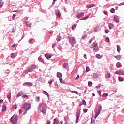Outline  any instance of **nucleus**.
<instances>
[{"mask_svg":"<svg viewBox=\"0 0 124 124\" xmlns=\"http://www.w3.org/2000/svg\"><path fill=\"white\" fill-rule=\"evenodd\" d=\"M46 106L45 104H41L39 106L38 109L39 113H43L45 114L46 112Z\"/></svg>","mask_w":124,"mask_h":124,"instance_id":"nucleus-1","label":"nucleus"},{"mask_svg":"<svg viewBox=\"0 0 124 124\" xmlns=\"http://www.w3.org/2000/svg\"><path fill=\"white\" fill-rule=\"evenodd\" d=\"M18 121V115L14 114L11 118V122L13 124H17Z\"/></svg>","mask_w":124,"mask_h":124,"instance_id":"nucleus-2","label":"nucleus"},{"mask_svg":"<svg viewBox=\"0 0 124 124\" xmlns=\"http://www.w3.org/2000/svg\"><path fill=\"white\" fill-rule=\"evenodd\" d=\"M31 104L30 103H25L23 105V107H21V108H23V109H25V110H26V111L29 110V109H31Z\"/></svg>","mask_w":124,"mask_h":124,"instance_id":"nucleus-3","label":"nucleus"},{"mask_svg":"<svg viewBox=\"0 0 124 124\" xmlns=\"http://www.w3.org/2000/svg\"><path fill=\"white\" fill-rule=\"evenodd\" d=\"M84 13H79L77 14L76 16L78 19H80V18H82L83 16H84Z\"/></svg>","mask_w":124,"mask_h":124,"instance_id":"nucleus-4","label":"nucleus"},{"mask_svg":"<svg viewBox=\"0 0 124 124\" xmlns=\"http://www.w3.org/2000/svg\"><path fill=\"white\" fill-rule=\"evenodd\" d=\"M55 14L57 15V18H60L61 17V13H60L59 9L55 10Z\"/></svg>","mask_w":124,"mask_h":124,"instance_id":"nucleus-5","label":"nucleus"},{"mask_svg":"<svg viewBox=\"0 0 124 124\" xmlns=\"http://www.w3.org/2000/svg\"><path fill=\"white\" fill-rule=\"evenodd\" d=\"M115 73V74H118V75H124V72L121 71V70H117Z\"/></svg>","mask_w":124,"mask_h":124,"instance_id":"nucleus-6","label":"nucleus"},{"mask_svg":"<svg viewBox=\"0 0 124 124\" xmlns=\"http://www.w3.org/2000/svg\"><path fill=\"white\" fill-rule=\"evenodd\" d=\"M101 109H102L101 106H100V109L98 110V112H96L95 113V116H94L95 119H96V118H97V117L98 116V115L100 114V111L101 110Z\"/></svg>","mask_w":124,"mask_h":124,"instance_id":"nucleus-7","label":"nucleus"},{"mask_svg":"<svg viewBox=\"0 0 124 124\" xmlns=\"http://www.w3.org/2000/svg\"><path fill=\"white\" fill-rule=\"evenodd\" d=\"M69 42H70V43H72V44H75V43L76 42L74 37L70 38Z\"/></svg>","mask_w":124,"mask_h":124,"instance_id":"nucleus-8","label":"nucleus"},{"mask_svg":"<svg viewBox=\"0 0 124 124\" xmlns=\"http://www.w3.org/2000/svg\"><path fill=\"white\" fill-rule=\"evenodd\" d=\"M25 24L27 26H28V27H31V20L28 21V19L25 21Z\"/></svg>","mask_w":124,"mask_h":124,"instance_id":"nucleus-9","label":"nucleus"},{"mask_svg":"<svg viewBox=\"0 0 124 124\" xmlns=\"http://www.w3.org/2000/svg\"><path fill=\"white\" fill-rule=\"evenodd\" d=\"M2 112L6 111V103H4L3 104V108L2 109Z\"/></svg>","mask_w":124,"mask_h":124,"instance_id":"nucleus-10","label":"nucleus"},{"mask_svg":"<svg viewBox=\"0 0 124 124\" xmlns=\"http://www.w3.org/2000/svg\"><path fill=\"white\" fill-rule=\"evenodd\" d=\"M24 94V92H19L16 95V97L18 98V97L20 96H22Z\"/></svg>","mask_w":124,"mask_h":124,"instance_id":"nucleus-11","label":"nucleus"},{"mask_svg":"<svg viewBox=\"0 0 124 124\" xmlns=\"http://www.w3.org/2000/svg\"><path fill=\"white\" fill-rule=\"evenodd\" d=\"M96 46H97V43L95 42L93 43L92 45L90 46V48L92 49V48H93V47H96Z\"/></svg>","mask_w":124,"mask_h":124,"instance_id":"nucleus-12","label":"nucleus"},{"mask_svg":"<svg viewBox=\"0 0 124 124\" xmlns=\"http://www.w3.org/2000/svg\"><path fill=\"white\" fill-rule=\"evenodd\" d=\"M23 86H32V83L31 82H26L23 84Z\"/></svg>","mask_w":124,"mask_h":124,"instance_id":"nucleus-13","label":"nucleus"},{"mask_svg":"<svg viewBox=\"0 0 124 124\" xmlns=\"http://www.w3.org/2000/svg\"><path fill=\"white\" fill-rule=\"evenodd\" d=\"M98 74L96 73H94L93 74V78L94 79H97V78H98Z\"/></svg>","mask_w":124,"mask_h":124,"instance_id":"nucleus-14","label":"nucleus"},{"mask_svg":"<svg viewBox=\"0 0 124 124\" xmlns=\"http://www.w3.org/2000/svg\"><path fill=\"white\" fill-rule=\"evenodd\" d=\"M105 77H106L108 79H109L111 77V74L109 73H108L105 74Z\"/></svg>","mask_w":124,"mask_h":124,"instance_id":"nucleus-15","label":"nucleus"},{"mask_svg":"<svg viewBox=\"0 0 124 124\" xmlns=\"http://www.w3.org/2000/svg\"><path fill=\"white\" fill-rule=\"evenodd\" d=\"M60 82L61 83V84H64L65 85H68V84L65 83V81L62 79V78L60 79Z\"/></svg>","mask_w":124,"mask_h":124,"instance_id":"nucleus-16","label":"nucleus"},{"mask_svg":"<svg viewBox=\"0 0 124 124\" xmlns=\"http://www.w3.org/2000/svg\"><path fill=\"white\" fill-rule=\"evenodd\" d=\"M45 56L46 58V59H50L51 58V57H52L51 56V55H50V54H49V53L46 54L45 55Z\"/></svg>","mask_w":124,"mask_h":124,"instance_id":"nucleus-17","label":"nucleus"},{"mask_svg":"<svg viewBox=\"0 0 124 124\" xmlns=\"http://www.w3.org/2000/svg\"><path fill=\"white\" fill-rule=\"evenodd\" d=\"M108 27L110 29V30L113 29V28H114V24L112 23H109L108 25Z\"/></svg>","mask_w":124,"mask_h":124,"instance_id":"nucleus-18","label":"nucleus"},{"mask_svg":"<svg viewBox=\"0 0 124 124\" xmlns=\"http://www.w3.org/2000/svg\"><path fill=\"white\" fill-rule=\"evenodd\" d=\"M67 66H68V63H64L63 64V68H67Z\"/></svg>","mask_w":124,"mask_h":124,"instance_id":"nucleus-19","label":"nucleus"},{"mask_svg":"<svg viewBox=\"0 0 124 124\" xmlns=\"http://www.w3.org/2000/svg\"><path fill=\"white\" fill-rule=\"evenodd\" d=\"M11 98V93L9 92L8 93L7 98L9 100H10V98Z\"/></svg>","mask_w":124,"mask_h":124,"instance_id":"nucleus-20","label":"nucleus"},{"mask_svg":"<svg viewBox=\"0 0 124 124\" xmlns=\"http://www.w3.org/2000/svg\"><path fill=\"white\" fill-rule=\"evenodd\" d=\"M114 58H115V59H117V60H121V55H117V56H114Z\"/></svg>","mask_w":124,"mask_h":124,"instance_id":"nucleus-21","label":"nucleus"},{"mask_svg":"<svg viewBox=\"0 0 124 124\" xmlns=\"http://www.w3.org/2000/svg\"><path fill=\"white\" fill-rule=\"evenodd\" d=\"M11 57L12 58V59H14L16 58V55L15 54V53H11Z\"/></svg>","mask_w":124,"mask_h":124,"instance_id":"nucleus-22","label":"nucleus"},{"mask_svg":"<svg viewBox=\"0 0 124 124\" xmlns=\"http://www.w3.org/2000/svg\"><path fill=\"white\" fill-rule=\"evenodd\" d=\"M57 77H58L59 78H61V77H62V73L58 72L57 73Z\"/></svg>","mask_w":124,"mask_h":124,"instance_id":"nucleus-23","label":"nucleus"},{"mask_svg":"<svg viewBox=\"0 0 124 124\" xmlns=\"http://www.w3.org/2000/svg\"><path fill=\"white\" fill-rule=\"evenodd\" d=\"M4 4V2L2 1V0L0 1V7L1 8L2 6H3V4Z\"/></svg>","mask_w":124,"mask_h":124,"instance_id":"nucleus-24","label":"nucleus"},{"mask_svg":"<svg viewBox=\"0 0 124 124\" xmlns=\"http://www.w3.org/2000/svg\"><path fill=\"white\" fill-rule=\"evenodd\" d=\"M96 57L97 59H101L102 58V56L99 54H96Z\"/></svg>","mask_w":124,"mask_h":124,"instance_id":"nucleus-25","label":"nucleus"},{"mask_svg":"<svg viewBox=\"0 0 124 124\" xmlns=\"http://www.w3.org/2000/svg\"><path fill=\"white\" fill-rule=\"evenodd\" d=\"M93 6H95L94 4H91L90 5H87V7H88V8H91V7H93Z\"/></svg>","mask_w":124,"mask_h":124,"instance_id":"nucleus-26","label":"nucleus"},{"mask_svg":"<svg viewBox=\"0 0 124 124\" xmlns=\"http://www.w3.org/2000/svg\"><path fill=\"white\" fill-rule=\"evenodd\" d=\"M76 117H80V111H77L76 112Z\"/></svg>","mask_w":124,"mask_h":124,"instance_id":"nucleus-27","label":"nucleus"},{"mask_svg":"<svg viewBox=\"0 0 124 124\" xmlns=\"http://www.w3.org/2000/svg\"><path fill=\"white\" fill-rule=\"evenodd\" d=\"M43 93L44 94H45L46 95H47V96L48 97H49V94L46 91H43Z\"/></svg>","mask_w":124,"mask_h":124,"instance_id":"nucleus-28","label":"nucleus"},{"mask_svg":"<svg viewBox=\"0 0 124 124\" xmlns=\"http://www.w3.org/2000/svg\"><path fill=\"white\" fill-rule=\"evenodd\" d=\"M64 121H65V124H67V120H68V117H65L64 118Z\"/></svg>","mask_w":124,"mask_h":124,"instance_id":"nucleus-29","label":"nucleus"},{"mask_svg":"<svg viewBox=\"0 0 124 124\" xmlns=\"http://www.w3.org/2000/svg\"><path fill=\"white\" fill-rule=\"evenodd\" d=\"M90 17V15H88L86 17L82 18V20H87Z\"/></svg>","mask_w":124,"mask_h":124,"instance_id":"nucleus-30","label":"nucleus"},{"mask_svg":"<svg viewBox=\"0 0 124 124\" xmlns=\"http://www.w3.org/2000/svg\"><path fill=\"white\" fill-rule=\"evenodd\" d=\"M118 79L120 82H123L124 81V79H123L121 77H119Z\"/></svg>","mask_w":124,"mask_h":124,"instance_id":"nucleus-31","label":"nucleus"},{"mask_svg":"<svg viewBox=\"0 0 124 124\" xmlns=\"http://www.w3.org/2000/svg\"><path fill=\"white\" fill-rule=\"evenodd\" d=\"M105 41H106V42H109V41H110V39H109L108 37H107L105 39Z\"/></svg>","mask_w":124,"mask_h":124,"instance_id":"nucleus-32","label":"nucleus"},{"mask_svg":"<svg viewBox=\"0 0 124 124\" xmlns=\"http://www.w3.org/2000/svg\"><path fill=\"white\" fill-rule=\"evenodd\" d=\"M33 70L31 68V67L30 66L28 69V72H31Z\"/></svg>","mask_w":124,"mask_h":124,"instance_id":"nucleus-33","label":"nucleus"},{"mask_svg":"<svg viewBox=\"0 0 124 124\" xmlns=\"http://www.w3.org/2000/svg\"><path fill=\"white\" fill-rule=\"evenodd\" d=\"M31 67V69L33 70V69H35L36 66L34 65H31L30 66Z\"/></svg>","mask_w":124,"mask_h":124,"instance_id":"nucleus-34","label":"nucleus"},{"mask_svg":"<svg viewBox=\"0 0 124 124\" xmlns=\"http://www.w3.org/2000/svg\"><path fill=\"white\" fill-rule=\"evenodd\" d=\"M31 67V69L33 70V69H35L36 66L34 65H31L30 66Z\"/></svg>","mask_w":124,"mask_h":124,"instance_id":"nucleus-35","label":"nucleus"},{"mask_svg":"<svg viewBox=\"0 0 124 124\" xmlns=\"http://www.w3.org/2000/svg\"><path fill=\"white\" fill-rule=\"evenodd\" d=\"M76 28V25L75 24H74L73 26H72V30H73V31H74L75 30V28Z\"/></svg>","mask_w":124,"mask_h":124,"instance_id":"nucleus-36","label":"nucleus"},{"mask_svg":"<svg viewBox=\"0 0 124 124\" xmlns=\"http://www.w3.org/2000/svg\"><path fill=\"white\" fill-rule=\"evenodd\" d=\"M80 117L77 116L76 119V123H79V118Z\"/></svg>","mask_w":124,"mask_h":124,"instance_id":"nucleus-37","label":"nucleus"},{"mask_svg":"<svg viewBox=\"0 0 124 124\" xmlns=\"http://www.w3.org/2000/svg\"><path fill=\"white\" fill-rule=\"evenodd\" d=\"M22 97L23 98H27V99H28V98H29V96H28V95H24L22 96Z\"/></svg>","mask_w":124,"mask_h":124,"instance_id":"nucleus-38","label":"nucleus"},{"mask_svg":"<svg viewBox=\"0 0 124 124\" xmlns=\"http://www.w3.org/2000/svg\"><path fill=\"white\" fill-rule=\"evenodd\" d=\"M117 52H121V47H120V46H117Z\"/></svg>","mask_w":124,"mask_h":124,"instance_id":"nucleus-39","label":"nucleus"},{"mask_svg":"<svg viewBox=\"0 0 124 124\" xmlns=\"http://www.w3.org/2000/svg\"><path fill=\"white\" fill-rule=\"evenodd\" d=\"M108 95V93H104L103 95H102V96L103 97H105L106 96H107Z\"/></svg>","mask_w":124,"mask_h":124,"instance_id":"nucleus-40","label":"nucleus"},{"mask_svg":"<svg viewBox=\"0 0 124 124\" xmlns=\"http://www.w3.org/2000/svg\"><path fill=\"white\" fill-rule=\"evenodd\" d=\"M82 103L84 105H86L87 104V103L86 102V101H85V100H82Z\"/></svg>","mask_w":124,"mask_h":124,"instance_id":"nucleus-41","label":"nucleus"},{"mask_svg":"<svg viewBox=\"0 0 124 124\" xmlns=\"http://www.w3.org/2000/svg\"><path fill=\"white\" fill-rule=\"evenodd\" d=\"M71 93H76V94H78L79 93H78V92L77 91H71Z\"/></svg>","mask_w":124,"mask_h":124,"instance_id":"nucleus-42","label":"nucleus"},{"mask_svg":"<svg viewBox=\"0 0 124 124\" xmlns=\"http://www.w3.org/2000/svg\"><path fill=\"white\" fill-rule=\"evenodd\" d=\"M117 67H118V68H120V67H122V64L120 63H118L117 65Z\"/></svg>","mask_w":124,"mask_h":124,"instance_id":"nucleus-43","label":"nucleus"},{"mask_svg":"<svg viewBox=\"0 0 124 124\" xmlns=\"http://www.w3.org/2000/svg\"><path fill=\"white\" fill-rule=\"evenodd\" d=\"M110 12H111V13H114V12H115V9L114 8L111 9Z\"/></svg>","mask_w":124,"mask_h":124,"instance_id":"nucleus-44","label":"nucleus"},{"mask_svg":"<svg viewBox=\"0 0 124 124\" xmlns=\"http://www.w3.org/2000/svg\"><path fill=\"white\" fill-rule=\"evenodd\" d=\"M15 18H16V15L13 14V16H12L13 20H14V19H15Z\"/></svg>","mask_w":124,"mask_h":124,"instance_id":"nucleus-45","label":"nucleus"},{"mask_svg":"<svg viewBox=\"0 0 124 124\" xmlns=\"http://www.w3.org/2000/svg\"><path fill=\"white\" fill-rule=\"evenodd\" d=\"M114 19L115 20V21H116L117 23L119 22V19H118L117 17H114Z\"/></svg>","mask_w":124,"mask_h":124,"instance_id":"nucleus-46","label":"nucleus"},{"mask_svg":"<svg viewBox=\"0 0 124 124\" xmlns=\"http://www.w3.org/2000/svg\"><path fill=\"white\" fill-rule=\"evenodd\" d=\"M94 40V37L92 38L89 41V43H91L92 41H93V40Z\"/></svg>","mask_w":124,"mask_h":124,"instance_id":"nucleus-47","label":"nucleus"},{"mask_svg":"<svg viewBox=\"0 0 124 124\" xmlns=\"http://www.w3.org/2000/svg\"><path fill=\"white\" fill-rule=\"evenodd\" d=\"M92 85H93V83H92V82L89 81L88 82V86H89V87H91V86H92Z\"/></svg>","mask_w":124,"mask_h":124,"instance_id":"nucleus-48","label":"nucleus"},{"mask_svg":"<svg viewBox=\"0 0 124 124\" xmlns=\"http://www.w3.org/2000/svg\"><path fill=\"white\" fill-rule=\"evenodd\" d=\"M90 71V67H86V72H89V71Z\"/></svg>","mask_w":124,"mask_h":124,"instance_id":"nucleus-49","label":"nucleus"},{"mask_svg":"<svg viewBox=\"0 0 124 124\" xmlns=\"http://www.w3.org/2000/svg\"><path fill=\"white\" fill-rule=\"evenodd\" d=\"M93 51H96V50H97V46H94V47H93Z\"/></svg>","mask_w":124,"mask_h":124,"instance_id":"nucleus-50","label":"nucleus"},{"mask_svg":"<svg viewBox=\"0 0 124 124\" xmlns=\"http://www.w3.org/2000/svg\"><path fill=\"white\" fill-rule=\"evenodd\" d=\"M83 111L84 113H87V112H88V109L84 108Z\"/></svg>","mask_w":124,"mask_h":124,"instance_id":"nucleus-51","label":"nucleus"},{"mask_svg":"<svg viewBox=\"0 0 124 124\" xmlns=\"http://www.w3.org/2000/svg\"><path fill=\"white\" fill-rule=\"evenodd\" d=\"M85 38H87V35H83L82 39H85Z\"/></svg>","mask_w":124,"mask_h":124,"instance_id":"nucleus-52","label":"nucleus"},{"mask_svg":"<svg viewBox=\"0 0 124 124\" xmlns=\"http://www.w3.org/2000/svg\"><path fill=\"white\" fill-rule=\"evenodd\" d=\"M108 32H109V30H108V29H106L105 30V33H108Z\"/></svg>","mask_w":124,"mask_h":124,"instance_id":"nucleus-53","label":"nucleus"},{"mask_svg":"<svg viewBox=\"0 0 124 124\" xmlns=\"http://www.w3.org/2000/svg\"><path fill=\"white\" fill-rule=\"evenodd\" d=\"M57 41H60L61 40V37H57Z\"/></svg>","mask_w":124,"mask_h":124,"instance_id":"nucleus-54","label":"nucleus"},{"mask_svg":"<svg viewBox=\"0 0 124 124\" xmlns=\"http://www.w3.org/2000/svg\"><path fill=\"white\" fill-rule=\"evenodd\" d=\"M33 40V39L32 38L31 39H30L29 41V43H31V42Z\"/></svg>","mask_w":124,"mask_h":124,"instance_id":"nucleus-55","label":"nucleus"},{"mask_svg":"<svg viewBox=\"0 0 124 124\" xmlns=\"http://www.w3.org/2000/svg\"><path fill=\"white\" fill-rule=\"evenodd\" d=\"M39 97H37V98L36 99V101L37 102H38V101H39Z\"/></svg>","mask_w":124,"mask_h":124,"instance_id":"nucleus-56","label":"nucleus"},{"mask_svg":"<svg viewBox=\"0 0 124 124\" xmlns=\"http://www.w3.org/2000/svg\"><path fill=\"white\" fill-rule=\"evenodd\" d=\"M79 77H80V76L78 75L77 77L76 78L75 80H77L78 79H79Z\"/></svg>","mask_w":124,"mask_h":124,"instance_id":"nucleus-57","label":"nucleus"},{"mask_svg":"<svg viewBox=\"0 0 124 124\" xmlns=\"http://www.w3.org/2000/svg\"><path fill=\"white\" fill-rule=\"evenodd\" d=\"M98 93H99V95H100V96H101V91L99 90Z\"/></svg>","mask_w":124,"mask_h":124,"instance_id":"nucleus-58","label":"nucleus"},{"mask_svg":"<svg viewBox=\"0 0 124 124\" xmlns=\"http://www.w3.org/2000/svg\"><path fill=\"white\" fill-rule=\"evenodd\" d=\"M56 120H57V118H55V119H54V120H53V121H54V122H53V124H56Z\"/></svg>","mask_w":124,"mask_h":124,"instance_id":"nucleus-59","label":"nucleus"},{"mask_svg":"<svg viewBox=\"0 0 124 124\" xmlns=\"http://www.w3.org/2000/svg\"><path fill=\"white\" fill-rule=\"evenodd\" d=\"M55 45H56V43H54L52 44V48H54Z\"/></svg>","mask_w":124,"mask_h":124,"instance_id":"nucleus-60","label":"nucleus"},{"mask_svg":"<svg viewBox=\"0 0 124 124\" xmlns=\"http://www.w3.org/2000/svg\"><path fill=\"white\" fill-rule=\"evenodd\" d=\"M52 83H53V81L52 80L48 81V83L50 84V85L52 84Z\"/></svg>","mask_w":124,"mask_h":124,"instance_id":"nucleus-61","label":"nucleus"},{"mask_svg":"<svg viewBox=\"0 0 124 124\" xmlns=\"http://www.w3.org/2000/svg\"><path fill=\"white\" fill-rule=\"evenodd\" d=\"M84 59H87V55L84 54Z\"/></svg>","mask_w":124,"mask_h":124,"instance_id":"nucleus-62","label":"nucleus"},{"mask_svg":"<svg viewBox=\"0 0 124 124\" xmlns=\"http://www.w3.org/2000/svg\"><path fill=\"white\" fill-rule=\"evenodd\" d=\"M56 124H59V120H57V119H56Z\"/></svg>","mask_w":124,"mask_h":124,"instance_id":"nucleus-63","label":"nucleus"},{"mask_svg":"<svg viewBox=\"0 0 124 124\" xmlns=\"http://www.w3.org/2000/svg\"><path fill=\"white\" fill-rule=\"evenodd\" d=\"M104 14H105V15H107V11H104Z\"/></svg>","mask_w":124,"mask_h":124,"instance_id":"nucleus-64","label":"nucleus"}]
</instances>
